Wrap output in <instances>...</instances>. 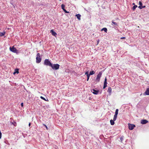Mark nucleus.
Instances as JSON below:
<instances>
[{
	"instance_id": "obj_28",
	"label": "nucleus",
	"mask_w": 149,
	"mask_h": 149,
	"mask_svg": "<svg viewBox=\"0 0 149 149\" xmlns=\"http://www.w3.org/2000/svg\"><path fill=\"white\" fill-rule=\"evenodd\" d=\"M40 97L41 99H42L44 100H46V99H45V98H44V97H43L41 96Z\"/></svg>"
},
{
	"instance_id": "obj_34",
	"label": "nucleus",
	"mask_w": 149,
	"mask_h": 149,
	"mask_svg": "<svg viewBox=\"0 0 149 149\" xmlns=\"http://www.w3.org/2000/svg\"><path fill=\"white\" fill-rule=\"evenodd\" d=\"M99 42H100V40L99 39H98V40H97V45L99 44Z\"/></svg>"
},
{
	"instance_id": "obj_9",
	"label": "nucleus",
	"mask_w": 149,
	"mask_h": 149,
	"mask_svg": "<svg viewBox=\"0 0 149 149\" xmlns=\"http://www.w3.org/2000/svg\"><path fill=\"white\" fill-rule=\"evenodd\" d=\"M107 79L106 78V77L105 79L104 82V86H103V89H104L107 87Z\"/></svg>"
},
{
	"instance_id": "obj_15",
	"label": "nucleus",
	"mask_w": 149,
	"mask_h": 149,
	"mask_svg": "<svg viewBox=\"0 0 149 149\" xmlns=\"http://www.w3.org/2000/svg\"><path fill=\"white\" fill-rule=\"evenodd\" d=\"M114 121H115V120H112L111 119L110 120V123L111 125H113L114 124Z\"/></svg>"
},
{
	"instance_id": "obj_12",
	"label": "nucleus",
	"mask_w": 149,
	"mask_h": 149,
	"mask_svg": "<svg viewBox=\"0 0 149 149\" xmlns=\"http://www.w3.org/2000/svg\"><path fill=\"white\" fill-rule=\"evenodd\" d=\"M111 22H112L111 25L113 26H118V24L117 23L114 22V20H112V21Z\"/></svg>"
},
{
	"instance_id": "obj_3",
	"label": "nucleus",
	"mask_w": 149,
	"mask_h": 149,
	"mask_svg": "<svg viewBox=\"0 0 149 149\" xmlns=\"http://www.w3.org/2000/svg\"><path fill=\"white\" fill-rule=\"evenodd\" d=\"M41 60L42 59L40 58V53H38L36 57V63H39L41 62Z\"/></svg>"
},
{
	"instance_id": "obj_24",
	"label": "nucleus",
	"mask_w": 149,
	"mask_h": 149,
	"mask_svg": "<svg viewBox=\"0 0 149 149\" xmlns=\"http://www.w3.org/2000/svg\"><path fill=\"white\" fill-rule=\"evenodd\" d=\"M65 6L64 4H62L61 5V8L63 9H64Z\"/></svg>"
},
{
	"instance_id": "obj_25",
	"label": "nucleus",
	"mask_w": 149,
	"mask_h": 149,
	"mask_svg": "<svg viewBox=\"0 0 149 149\" xmlns=\"http://www.w3.org/2000/svg\"><path fill=\"white\" fill-rule=\"evenodd\" d=\"M120 140L121 141V142H122L123 141V139H124V136H121L120 137Z\"/></svg>"
},
{
	"instance_id": "obj_42",
	"label": "nucleus",
	"mask_w": 149,
	"mask_h": 149,
	"mask_svg": "<svg viewBox=\"0 0 149 149\" xmlns=\"http://www.w3.org/2000/svg\"><path fill=\"white\" fill-rule=\"evenodd\" d=\"M60 1H61V0H59Z\"/></svg>"
},
{
	"instance_id": "obj_13",
	"label": "nucleus",
	"mask_w": 149,
	"mask_h": 149,
	"mask_svg": "<svg viewBox=\"0 0 149 149\" xmlns=\"http://www.w3.org/2000/svg\"><path fill=\"white\" fill-rule=\"evenodd\" d=\"M107 92L109 93V95H111L112 92V89L111 87H109L108 88Z\"/></svg>"
},
{
	"instance_id": "obj_40",
	"label": "nucleus",
	"mask_w": 149,
	"mask_h": 149,
	"mask_svg": "<svg viewBox=\"0 0 149 149\" xmlns=\"http://www.w3.org/2000/svg\"><path fill=\"white\" fill-rule=\"evenodd\" d=\"M101 93H102V92H101L100 93V94H101Z\"/></svg>"
},
{
	"instance_id": "obj_39",
	"label": "nucleus",
	"mask_w": 149,
	"mask_h": 149,
	"mask_svg": "<svg viewBox=\"0 0 149 149\" xmlns=\"http://www.w3.org/2000/svg\"><path fill=\"white\" fill-rule=\"evenodd\" d=\"M65 9L64 8V9H63V11H65Z\"/></svg>"
},
{
	"instance_id": "obj_36",
	"label": "nucleus",
	"mask_w": 149,
	"mask_h": 149,
	"mask_svg": "<svg viewBox=\"0 0 149 149\" xmlns=\"http://www.w3.org/2000/svg\"><path fill=\"white\" fill-rule=\"evenodd\" d=\"M31 123H29V127H30V126H31Z\"/></svg>"
},
{
	"instance_id": "obj_14",
	"label": "nucleus",
	"mask_w": 149,
	"mask_h": 149,
	"mask_svg": "<svg viewBox=\"0 0 149 149\" xmlns=\"http://www.w3.org/2000/svg\"><path fill=\"white\" fill-rule=\"evenodd\" d=\"M145 93L146 94V95H149V88H147Z\"/></svg>"
},
{
	"instance_id": "obj_7",
	"label": "nucleus",
	"mask_w": 149,
	"mask_h": 149,
	"mask_svg": "<svg viewBox=\"0 0 149 149\" xmlns=\"http://www.w3.org/2000/svg\"><path fill=\"white\" fill-rule=\"evenodd\" d=\"M10 50L11 52L14 53H16L17 51V49L14 46L12 47H10Z\"/></svg>"
},
{
	"instance_id": "obj_16",
	"label": "nucleus",
	"mask_w": 149,
	"mask_h": 149,
	"mask_svg": "<svg viewBox=\"0 0 149 149\" xmlns=\"http://www.w3.org/2000/svg\"><path fill=\"white\" fill-rule=\"evenodd\" d=\"M76 16L77 17V18L79 20L80 19L81 15L79 14H76Z\"/></svg>"
},
{
	"instance_id": "obj_2",
	"label": "nucleus",
	"mask_w": 149,
	"mask_h": 149,
	"mask_svg": "<svg viewBox=\"0 0 149 149\" xmlns=\"http://www.w3.org/2000/svg\"><path fill=\"white\" fill-rule=\"evenodd\" d=\"M52 63L50 62L49 59H45L44 63V64L47 66H51Z\"/></svg>"
},
{
	"instance_id": "obj_18",
	"label": "nucleus",
	"mask_w": 149,
	"mask_h": 149,
	"mask_svg": "<svg viewBox=\"0 0 149 149\" xmlns=\"http://www.w3.org/2000/svg\"><path fill=\"white\" fill-rule=\"evenodd\" d=\"M19 73V69H16L15 70L14 72L13 73V74H15L16 73L18 74Z\"/></svg>"
},
{
	"instance_id": "obj_10",
	"label": "nucleus",
	"mask_w": 149,
	"mask_h": 149,
	"mask_svg": "<svg viewBox=\"0 0 149 149\" xmlns=\"http://www.w3.org/2000/svg\"><path fill=\"white\" fill-rule=\"evenodd\" d=\"M148 122V121L146 120L143 119L141 120V123L142 124H145Z\"/></svg>"
},
{
	"instance_id": "obj_29",
	"label": "nucleus",
	"mask_w": 149,
	"mask_h": 149,
	"mask_svg": "<svg viewBox=\"0 0 149 149\" xmlns=\"http://www.w3.org/2000/svg\"><path fill=\"white\" fill-rule=\"evenodd\" d=\"M85 74L86 75V76H87L88 75H89V74H88V71L86 72L85 73Z\"/></svg>"
},
{
	"instance_id": "obj_8",
	"label": "nucleus",
	"mask_w": 149,
	"mask_h": 149,
	"mask_svg": "<svg viewBox=\"0 0 149 149\" xmlns=\"http://www.w3.org/2000/svg\"><path fill=\"white\" fill-rule=\"evenodd\" d=\"M139 6L138 7V8L140 9H142L143 8H144L146 7L145 6H142V3L141 1H139Z\"/></svg>"
},
{
	"instance_id": "obj_38",
	"label": "nucleus",
	"mask_w": 149,
	"mask_h": 149,
	"mask_svg": "<svg viewBox=\"0 0 149 149\" xmlns=\"http://www.w3.org/2000/svg\"><path fill=\"white\" fill-rule=\"evenodd\" d=\"M45 101H48V100L47 99V100H45Z\"/></svg>"
},
{
	"instance_id": "obj_33",
	"label": "nucleus",
	"mask_w": 149,
	"mask_h": 149,
	"mask_svg": "<svg viewBox=\"0 0 149 149\" xmlns=\"http://www.w3.org/2000/svg\"><path fill=\"white\" fill-rule=\"evenodd\" d=\"M125 38H126L125 37H123L121 38L120 39H125Z\"/></svg>"
},
{
	"instance_id": "obj_20",
	"label": "nucleus",
	"mask_w": 149,
	"mask_h": 149,
	"mask_svg": "<svg viewBox=\"0 0 149 149\" xmlns=\"http://www.w3.org/2000/svg\"><path fill=\"white\" fill-rule=\"evenodd\" d=\"M137 7V6L136 5H134L132 8V9L133 11H134L136 8Z\"/></svg>"
},
{
	"instance_id": "obj_30",
	"label": "nucleus",
	"mask_w": 149,
	"mask_h": 149,
	"mask_svg": "<svg viewBox=\"0 0 149 149\" xmlns=\"http://www.w3.org/2000/svg\"><path fill=\"white\" fill-rule=\"evenodd\" d=\"M43 125L45 127H46V128L47 130H48V128H47V126L46 125H45L44 124H43Z\"/></svg>"
},
{
	"instance_id": "obj_22",
	"label": "nucleus",
	"mask_w": 149,
	"mask_h": 149,
	"mask_svg": "<svg viewBox=\"0 0 149 149\" xmlns=\"http://www.w3.org/2000/svg\"><path fill=\"white\" fill-rule=\"evenodd\" d=\"M117 115H114L113 118V120H116V119L117 117Z\"/></svg>"
},
{
	"instance_id": "obj_1",
	"label": "nucleus",
	"mask_w": 149,
	"mask_h": 149,
	"mask_svg": "<svg viewBox=\"0 0 149 149\" xmlns=\"http://www.w3.org/2000/svg\"><path fill=\"white\" fill-rule=\"evenodd\" d=\"M60 66V65L58 64L52 63L50 67L53 70H57L59 69Z\"/></svg>"
},
{
	"instance_id": "obj_27",
	"label": "nucleus",
	"mask_w": 149,
	"mask_h": 149,
	"mask_svg": "<svg viewBox=\"0 0 149 149\" xmlns=\"http://www.w3.org/2000/svg\"><path fill=\"white\" fill-rule=\"evenodd\" d=\"M90 75H89L87 76V81H88V80L89 79V77H90Z\"/></svg>"
},
{
	"instance_id": "obj_31",
	"label": "nucleus",
	"mask_w": 149,
	"mask_h": 149,
	"mask_svg": "<svg viewBox=\"0 0 149 149\" xmlns=\"http://www.w3.org/2000/svg\"><path fill=\"white\" fill-rule=\"evenodd\" d=\"M2 136V133L1 132V131L0 130V139H1Z\"/></svg>"
},
{
	"instance_id": "obj_35",
	"label": "nucleus",
	"mask_w": 149,
	"mask_h": 149,
	"mask_svg": "<svg viewBox=\"0 0 149 149\" xmlns=\"http://www.w3.org/2000/svg\"><path fill=\"white\" fill-rule=\"evenodd\" d=\"M65 13H69V12L67 11L66 10H65V11H64Z\"/></svg>"
},
{
	"instance_id": "obj_17",
	"label": "nucleus",
	"mask_w": 149,
	"mask_h": 149,
	"mask_svg": "<svg viewBox=\"0 0 149 149\" xmlns=\"http://www.w3.org/2000/svg\"><path fill=\"white\" fill-rule=\"evenodd\" d=\"M101 31H104L105 33H107V29L106 28H103L101 30Z\"/></svg>"
},
{
	"instance_id": "obj_21",
	"label": "nucleus",
	"mask_w": 149,
	"mask_h": 149,
	"mask_svg": "<svg viewBox=\"0 0 149 149\" xmlns=\"http://www.w3.org/2000/svg\"><path fill=\"white\" fill-rule=\"evenodd\" d=\"M5 32H3L0 33V36H3L5 34Z\"/></svg>"
},
{
	"instance_id": "obj_11",
	"label": "nucleus",
	"mask_w": 149,
	"mask_h": 149,
	"mask_svg": "<svg viewBox=\"0 0 149 149\" xmlns=\"http://www.w3.org/2000/svg\"><path fill=\"white\" fill-rule=\"evenodd\" d=\"M50 33H52V35L56 37L57 35V33L55 32L53 30H51L50 31Z\"/></svg>"
},
{
	"instance_id": "obj_6",
	"label": "nucleus",
	"mask_w": 149,
	"mask_h": 149,
	"mask_svg": "<svg viewBox=\"0 0 149 149\" xmlns=\"http://www.w3.org/2000/svg\"><path fill=\"white\" fill-rule=\"evenodd\" d=\"M96 89V88L95 89H93L91 90V92L95 95H97L99 92V90H97Z\"/></svg>"
},
{
	"instance_id": "obj_26",
	"label": "nucleus",
	"mask_w": 149,
	"mask_h": 149,
	"mask_svg": "<svg viewBox=\"0 0 149 149\" xmlns=\"http://www.w3.org/2000/svg\"><path fill=\"white\" fill-rule=\"evenodd\" d=\"M113 28H114L115 30H118V28L117 26H114L113 27Z\"/></svg>"
},
{
	"instance_id": "obj_41",
	"label": "nucleus",
	"mask_w": 149,
	"mask_h": 149,
	"mask_svg": "<svg viewBox=\"0 0 149 149\" xmlns=\"http://www.w3.org/2000/svg\"><path fill=\"white\" fill-rule=\"evenodd\" d=\"M15 124H16V122H15Z\"/></svg>"
},
{
	"instance_id": "obj_37",
	"label": "nucleus",
	"mask_w": 149,
	"mask_h": 149,
	"mask_svg": "<svg viewBox=\"0 0 149 149\" xmlns=\"http://www.w3.org/2000/svg\"><path fill=\"white\" fill-rule=\"evenodd\" d=\"M132 5H134H134H135V3H132Z\"/></svg>"
},
{
	"instance_id": "obj_23",
	"label": "nucleus",
	"mask_w": 149,
	"mask_h": 149,
	"mask_svg": "<svg viewBox=\"0 0 149 149\" xmlns=\"http://www.w3.org/2000/svg\"><path fill=\"white\" fill-rule=\"evenodd\" d=\"M118 109H116V110L115 115H117L118 114Z\"/></svg>"
},
{
	"instance_id": "obj_32",
	"label": "nucleus",
	"mask_w": 149,
	"mask_h": 149,
	"mask_svg": "<svg viewBox=\"0 0 149 149\" xmlns=\"http://www.w3.org/2000/svg\"><path fill=\"white\" fill-rule=\"evenodd\" d=\"M21 106L22 107H23V106H24V103L23 102H22L21 103Z\"/></svg>"
},
{
	"instance_id": "obj_19",
	"label": "nucleus",
	"mask_w": 149,
	"mask_h": 149,
	"mask_svg": "<svg viewBox=\"0 0 149 149\" xmlns=\"http://www.w3.org/2000/svg\"><path fill=\"white\" fill-rule=\"evenodd\" d=\"M95 73V72L93 70H92L90 72L89 75H92L94 74Z\"/></svg>"
},
{
	"instance_id": "obj_5",
	"label": "nucleus",
	"mask_w": 149,
	"mask_h": 149,
	"mask_svg": "<svg viewBox=\"0 0 149 149\" xmlns=\"http://www.w3.org/2000/svg\"><path fill=\"white\" fill-rule=\"evenodd\" d=\"M128 125L129 129L130 130H133L134 129V128L135 127V125L133 124L128 123Z\"/></svg>"
},
{
	"instance_id": "obj_4",
	"label": "nucleus",
	"mask_w": 149,
	"mask_h": 149,
	"mask_svg": "<svg viewBox=\"0 0 149 149\" xmlns=\"http://www.w3.org/2000/svg\"><path fill=\"white\" fill-rule=\"evenodd\" d=\"M102 74V73L101 72H99L98 74L97 75V77L96 78V81L99 82L100 81V79L101 77Z\"/></svg>"
}]
</instances>
